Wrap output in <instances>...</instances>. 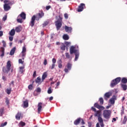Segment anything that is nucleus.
Returning a JSON list of instances; mask_svg holds the SVG:
<instances>
[{
    "label": "nucleus",
    "mask_w": 127,
    "mask_h": 127,
    "mask_svg": "<svg viewBox=\"0 0 127 127\" xmlns=\"http://www.w3.org/2000/svg\"><path fill=\"white\" fill-rule=\"evenodd\" d=\"M44 16V13L43 11H41L40 13H38L37 14V16L35 15H33L31 18V21L29 23V25L31 27H33L34 26V24H35V20H39L40 18H42Z\"/></svg>",
    "instance_id": "nucleus-1"
},
{
    "label": "nucleus",
    "mask_w": 127,
    "mask_h": 127,
    "mask_svg": "<svg viewBox=\"0 0 127 127\" xmlns=\"http://www.w3.org/2000/svg\"><path fill=\"white\" fill-rule=\"evenodd\" d=\"M121 84H127V78L126 77H123L122 79L121 77H117L116 78L113 79L111 83L110 86L111 88H114L115 86L118 85L119 83L121 82Z\"/></svg>",
    "instance_id": "nucleus-2"
},
{
    "label": "nucleus",
    "mask_w": 127,
    "mask_h": 127,
    "mask_svg": "<svg viewBox=\"0 0 127 127\" xmlns=\"http://www.w3.org/2000/svg\"><path fill=\"white\" fill-rule=\"evenodd\" d=\"M75 47L71 46L70 48L69 51H70V54H73V53H74L75 57L74 59L75 61H77L78 60V58H79V51L75 49Z\"/></svg>",
    "instance_id": "nucleus-3"
},
{
    "label": "nucleus",
    "mask_w": 127,
    "mask_h": 127,
    "mask_svg": "<svg viewBox=\"0 0 127 127\" xmlns=\"http://www.w3.org/2000/svg\"><path fill=\"white\" fill-rule=\"evenodd\" d=\"M59 18L57 21L55 22V25L57 30H59L62 26V19L63 18L61 15L59 16Z\"/></svg>",
    "instance_id": "nucleus-4"
},
{
    "label": "nucleus",
    "mask_w": 127,
    "mask_h": 127,
    "mask_svg": "<svg viewBox=\"0 0 127 127\" xmlns=\"http://www.w3.org/2000/svg\"><path fill=\"white\" fill-rule=\"evenodd\" d=\"M11 62H10V61H8L7 62L6 67L4 66L2 67V72H3V73H6L7 74V73H8V72L10 71V67H11Z\"/></svg>",
    "instance_id": "nucleus-5"
},
{
    "label": "nucleus",
    "mask_w": 127,
    "mask_h": 127,
    "mask_svg": "<svg viewBox=\"0 0 127 127\" xmlns=\"http://www.w3.org/2000/svg\"><path fill=\"white\" fill-rule=\"evenodd\" d=\"M112 112L110 110H104L103 111V117L106 120H109L111 118Z\"/></svg>",
    "instance_id": "nucleus-6"
},
{
    "label": "nucleus",
    "mask_w": 127,
    "mask_h": 127,
    "mask_svg": "<svg viewBox=\"0 0 127 127\" xmlns=\"http://www.w3.org/2000/svg\"><path fill=\"white\" fill-rule=\"evenodd\" d=\"M84 8H86V5H85V3H81L78 7L77 11L81 12V11H83Z\"/></svg>",
    "instance_id": "nucleus-7"
},
{
    "label": "nucleus",
    "mask_w": 127,
    "mask_h": 127,
    "mask_svg": "<svg viewBox=\"0 0 127 127\" xmlns=\"http://www.w3.org/2000/svg\"><path fill=\"white\" fill-rule=\"evenodd\" d=\"M113 95L112 91H109L108 92H106L104 96V99L107 101L108 99H110L111 96Z\"/></svg>",
    "instance_id": "nucleus-8"
},
{
    "label": "nucleus",
    "mask_w": 127,
    "mask_h": 127,
    "mask_svg": "<svg viewBox=\"0 0 127 127\" xmlns=\"http://www.w3.org/2000/svg\"><path fill=\"white\" fill-rule=\"evenodd\" d=\"M42 106L43 107H45L46 106L45 104H43L42 103L40 102L38 104V113L40 114V112H41L42 110Z\"/></svg>",
    "instance_id": "nucleus-9"
},
{
    "label": "nucleus",
    "mask_w": 127,
    "mask_h": 127,
    "mask_svg": "<svg viewBox=\"0 0 127 127\" xmlns=\"http://www.w3.org/2000/svg\"><path fill=\"white\" fill-rule=\"evenodd\" d=\"M94 107L95 108H97V109H99L100 111L105 110V107H104V106H101L97 103L94 104Z\"/></svg>",
    "instance_id": "nucleus-10"
},
{
    "label": "nucleus",
    "mask_w": 127,
    "mask_h": 127,
    "mask_svg": "<svg viewBox=\"0 0 127 127\" xmlns=\"http://www.w3.org/2000/svg\"><path fill=\"white\" fill-rule=\"evenodd\" d=\"M117 100V96L115 95H113L112 97L110 99L109 103L112 105H114L115 104V101Z\"/></svg>",
    "instance_id": "nucleus-11"
},
{
    "label": "nucleus",
    "mask_w": 127,
    "mask_h": 127,
    "mask_svg": "<svg viewBox=\"0 0 127 127\" xmlns=\"http://www.w3.org/2000/svg\"><path fill=\"white\" fill-rule=\"evenodd\" d=\"M3 8H4V11H8V10H9V9H10L11 7L9 5L4 3L3 5Z\"/></svg>",
    "instance_id": "nucleus-12"
},
{
    "label": "nucleus",
    "mask_w": 127,
    "mask_h": 127,
    "mask_svg": "<svg viewBox=\"0 0 127 127\" xmlns=\"http://www.w3.org/2000/svg\"><path fill=\"white\" fill-rule=\"evenodd\" d=\"M3 2L4 3L8 4V5H12V4H14V1L9 0H4Z\"/></svg>",
    "instance_id": "nucleus-13"
},
{
    "label": "nucleus",
    "mask_w": 127,
    "mask_h": 127,
    "mask_svg": "<svg viewBox=\"0 0 127 127\" xmlns=\"http://www.w3.org/2000/svg\"><path fill=\"white\" fill-rule=\"evenodd\" d=\"M19 17H21L22 18V19H26V14H25V13H24V12H22L21 13V14H20L18 16V18H19Z\"/></svg>",
    "instance_id": "nucleus-14"
},
{
    "label": "nucleus",
    "mask_w": 127,
    "mask_h": 127,
    "mask_svg": "<svg viewBox=\"0 0 127 127\" xmlns=\"http://www.w3.org/2000/svg\"><path fill=\"white\" fill-rule=\"evenodd\" d=\"M15 30L16 32H20V31L22 30V27L21 26L19 25L17 27H16Z\"/></svg>",
    "instance_id": "nucleus-15"
},
{
    "label": "nucleus",
    "mask_w": 127,
    "mask_h": 127,
    "mask_svg": "<svg viewBox=\"0 0 127 127\" xmlns=\"http://www.w3.org/2000/svg\"><path fill=\"white\" fill-rule=\"evenodd\" d=\"M80 123H81V118H78L75 121H74V125H75V126H78V125H79V124H80Z\"/></svg>",
    "instance_id": "nucleus-16"
},
{
    "label": "nucleus",
    "mask_w": 127,
    "mask_h": 127,
    "mask_svg": "<svg viewBox=\"0 0 127 127\" xmlns=\"http://www.w3.org/2000/svg\"><path fill=\"white\" fill-rule=\"evenodd\" d=\"M65 30L66 32H71L72 31V27L65 26Z\"/></svg>",
    "instance_id": "nucleus-17"
},
{
    "label": "nucleus",
    "mask_w": 127,
    "mask_h": 127,
    "mask_svg": "<svg viewBox=\"0 0 127 127\" xmlns=\"http://www.w3.org/2000/svg\"><path fill=\"white\" fill-rule=\"evenodd\" d=\"M121 88H122V89H123L124 91H127V84H124V83H121Z\"/></svg>",
    "instance_id": "nucleus-18"
},
{
    "label": "nucleus",
    "mask_w": 127,
    "mask_h": 127,
    "mask_svg": "<svg viewBox=\"0 0 127 127\" xmlns=\"http://www.w3.org/2000/svg\"><path fill=\"white\" fill-rule=\"evenodd\" d=\"M46 78H47V72H45L43 74L42 76V81L43 82V81H44Z\"/></svg>",
    "instance_id": "nucleus-19"
},
{
    "label": "nucleus",
    "mask_w": 127,
    "mask_h": 127,
    "mask_svg": "<svg viewBox=\"0 0 127 127\" xmlns=\"http://www.w3.org/2000/svg\"><path fill=\"white\" fill-rule=\"evenodd\" d=\"M23 108H28V100L23 101Z\"/></svg>",
    "instance_id": "nucleus-20"
},
{
    "label": "nucleus",
    "mask_w": 127,
    "mask_h": 127,
    "mask_svg": "<svg viewBox=\"0 0 127 127\" xmlns=\"http://www.w3.org/2000/svg\"><path fill=\"white\" fill-rule=\"evenodd\" d=\"M21 117V113L20 112H18L17 115L15 116V118L18 120L19 121L20 120V118Z\"/></svg>",
    "instance_id": "nucleus-21"
},
{
    "label": "nucleus",
    "mask_w": 127,
    "mask_h": 127,
    "mask_svg": "<svg viewBox=\"0 0 127 127\" xmlns=\"http://www.w3.org/2000/svg\"><path fill=\"white\" fill-rule=\"evenodd\" d=\"M95 117H98V118L101 117V111H97L95 112L94 114Z\"/></svg>",
    "instance_id": "nucleus-22"
},
{
    "label": "nucleus",
    "mask_w": 127,
    "mask_h": 127,
    "mask_svg": "<svg viewBox=\"0 0 127 127\" xmlns=\"http://www.w3.org/2000/svg\"><path fill=\"white\" fill-rule=\"evenodd\" d=\"M60 49H61V50H63V51H65V50L66 49V46L65 45V44H64V43L61 44Z\"/></svg>",
    "instance_id": "nucleus-23"
},
{
    "label": "nucleus",
    "mask_w": 127,
    "mask_h": 127,
    "mask_svg": "<svg viewBox=\"0 0 127 127\" xmlns=\"http://www.w3.org/2000/svg\"><path fill=\"white\" fill-rule=\"evenodd\" d=\"M14 34H15V30L12 29L9 32V35L10 36H14Z\"/></svg>",
    "instance_id": "nucleus-24"
},
{
    "label": "nucleus",
    "mask_w": 127,
    "mask_h": 127,
    "mask_svg": "<svg viewBox=\"0 0 127 127\" xmlns=\"http://www.w3.org/2000/svg\"><path fill=\"white\" fill-rule=\"evenodd\" d=\"M16 50V48L15 47L13 48L10 52V55H13L15 52Z\"/></svg>",
    "instance_id": "nucleus-25"
},
{
    "label": "nucleus",
    "mask_w": 127,
    "mask_h": 127,
    "mask_svg": "<svg viewBox=\"0 0 127 127\" xmlns=\"http://www.w3.org/2000/svg\"><path fill=\"white\" fill-rule=\"evenodd\" d=\"M0 49H1V54L0 55V57H3V56H4V48L1 47Z\"/></svg>",
    "instance_id": "nucleus-26"
},
{
    "label": "nucleus",
    "mask_w": 127,
    "mask_h": 127,
    "mask_svg": "<svg viewBox=\"0 0 127 127\" xmlns=\"http://www.w3.org/2000/svg\"><path fill=\"white\" fill-rule=\"evenodd\" d=\"M63 38L64 40H69V36L67 34H64L63 35Z\"/></svg>",
    "instance_id": "nucleus-27"
},
{
    "label": "nucleus",
    "mask_w": 127,
    "mask_h": 127,
    "mask_svg": "<svg viewBox=\"0 0 127 127\" xmlns=\"http://www.w3.org/2000/svg\"><path fill=\"white\" fill-rule=\"evenodd\" d=\"M36 83L39 84V83H41V78L40 76L38 77L35 80Z\"/></svg>",
    "instance_id": "nucleus-28"
},
{
    "label": "nucleus",
    "mask_w": 127,
    "mask_h": 127,
    "mask_svg": "<svg viewBox=\"0 0 127 127\" xmlns=\"http://www.w3.org/2000/svg\"><path fill=\"white\" fill-rule=\"evenodd\" d=\"M65 55L67 59H72V58L71 57V56H70V54H69V53H65Z\"/></svg>",
    "instance_id": "nucleus-29"
},
{
    "label": "nucleus",
    "mask_w": 127,
    "mask_h": 127,
    "mask_svg": "<svg viewBox=\"0 0 127 127\" xmlns=\"http://www.w3.org/2000/svg\"><path fill=\"white\" fill-rule=\"evenodd\" d=\"M98 121L99 123H100V124H101L102 123H104V120H103V118H102L101 116L99 117H98Z\"/></svg>",
    "instance_id": "nucleus-30"
},
{
    "label": "nucleus",
    "mask_w": 127,
    "mask_h": 127,
    "mask_svg": "<svg viewBox=\"0 0 127 127\" xmlns=\"http://www.w3.org/2000/svg\"><path fill=\"white\" fill-rule=\"evenodd\" d=\"M66 67L68 70H70L71 68H72V64H71L70 63H68L66 65Z\"/></svg>",
    "instance_id": "nucleus-31"
},
{
    "label": "nucleus",
    "mask_w": 127,
    "mask_h": 127,
    "mask_svg": "<svg viewBox=\"0 0 127 127\" xmlns=\"http://www.w3.org/2000/svg\"><path fill=\"white\" fill-rule=\"evenodd\" d=\"M4 112V109L3 108H1L0 109V115L1 116L3 115V112Z\"/></svg>",
    "instance_id": "nucleus-32"
},
{
    "label": "nucleus",
    "mask_w": 127,
    "mask_h": 127,
    "mask_svg": "<svg viewBox=\"0 0 127 127\" xmlns=\"http://www.w3.org/2000/svg\"><path fill=\"white\" fill-rule=\"evenodd\" d=\"M99 102L100 105H103L104 104V99L103 98L101 97L99 98Z\"/></svg>",
    "instance_id": "nucleus-33"
},
{
    "label": "nucleus",
    "mask_w": 127,
    "mask_h": 127,
    "mask_svg": "<svg viewBox=\"0 0 127 127\" xmlns=\"http://www.w3.org/2000/svg\"><path fill=\"white\" fill-rule=\"evenodd\" d=\"M127 116H125L123 121V125H125V124L127 123Z\"/></svg>",
    "instance_id": "nucleus-34"
},
{
    "label": "nucleus",
    "mask_w": 127,
    "mask_h": 127,
    "mask_svg": "<svg viewBox=\"0 0 127 127\" xmlns=\"http://www.w3.org/2000/svg\"><path fill=\"white\" fill-rule=\"evenodd\" d=\"M59 68H62V61L61 60H60V62L59 63V65H58Z\"/></svg>",
    "instance_id": "nucleus-35"
},
{
    "label": "nucleus",
    "mask_w": 127,
    "mask_h": 127,
    "mask_svg": "<svg viewBox=\"0 0 127 127\" xmlns=\"http://www.w3.org/2000/svg\"><path fill=\"white\" fill-rule=\"evenodd\" d=\"M6 92L7 93V94L8 95H9L10 94V93H11V88L10 89H7Z\"/></svg>",
    "instance_id": "nucleus-36"
},
{
    "label": "nucleus",
    "mask_w": 127,
    "mask_h": 127,
    "mask_svg": "<svg viewBox=\"0 0 127 127\" xmlns=\"http://www.w3.org/2000/svg\"><path fill=\"white\" fill-rule=\"evenodd\" d=\"M5 103H6V105H9V100H8V98L7 97H6L5 98Z\"/></svg>",
    "instance_id": "nucleus-37"
},
{
    "label": "nucleus",
    "mask_w": 127,
    "mask_h": 127,
    "mask_svg": "<svg viewBox=\"0 0 127 127\" xmlns=\"http://www.w3.org/2000/svg\"><path fill=\"white\" fill-rule=\"evenodd\" d=\"M20 69V72L22 74L23 73V69H24V66H20L19 67Z\"/></svg>",
    "instance_id": "nucleus-38"
},
{
    "label": "nucleus",
    "mask_w": 127,
    "mask_h": 127,
    "mask_svg": "<svg viewBox=\"0 0 127 127\" xmlns=\"http://www.w3.org/2000/svg\"><path fill=\"white\" fill-rule=\"evenodd\" d=\"M29 90H32L33 89V84H30L28 87Z\"/></svg>",
    "instance_id": "nucleus-39"
},
{
    "label": "nucleus",
    "mask_w": 127,
    "mask_h": 127,
    "mask_svg": "<svg viewBox=\"0 0 127 127\" xmlns=\"http://www.w3.org/2000/svg\"><path fill=\"white\" fill-rule=\"evenodd\" d=\"M52 89H51V87H49L48 90V94H52Z\"/></svg>",
    "instance_id": "nucleus-40"
},
{
    "label": "nucleus",
    "mask_w": 127,
    "mask_h": 127,
    "mask_svg": "<svg viewBox=\"0 0 127 127\" xmlns=\"http://www.w3.org/2000/svg\"><path fill=\"white\" fill-rule=\"evenodd\" d=\"M17 22H19V23H22V18H18L17 19Z\"/></svg>",
    "instance_id": "nucleus-41"
},
{
    "label": "nucleus",
    "mask_w": 127,
    "mask_h": 127,
    "mask_svg": "<svg viewBox=\"0 0 127 127\" xmlns=\"http://www.w3.org/2000/svg\"><path fill=\"white\" fill-rule=\"evenodd\" d=\"M6 125H7V122H5L4 123H2L0 125V127H5V126H6Z\"/></svg>",
    "instance_id": "nucleus-42"
},
{
    "label": "nucleus",
    "mask_w": 127,
    "mask_h": 127,
    "mask_svg": "<svg viewBox=\"0 0 127 127\" xmlns=\"http://www.w3.org/2000/svg\"><path fill=\"white\" fill-rule=\"evenodd\" d=\"M54 68H55V64H52V66H50V69H51V70H53V69H54Z\"/></svg>",
    "instance_id": "nucleus-43"
},
{
    "label": "nucleus",
    "mask_w": 127,
    "mask_h": 127,
    "mask_svg": "<svg viewBox=\"0 0 127 127\" xmlns=\"http://www.w3.org/2000/svg\"><path fill=\"white\" fill-rule=\"evenodd\" d=\"M64 16L65 19H68L69 17V16L68 15V14L67 13L64 14Z\"/></svg>",
    "instance_id": "nucleus-44"
},
{
    "label": "nucleus",
    "mask_w": 127,
    "mask_h": 127,
    "mask_svg": "<svg viewBox=\"0 0 127 127\" xmlns=\"http://www.w3.org/2000/svg\"><path fill=\"white\" fill-rule=\"evenodd\" d=\"M22 52L26 53V48H25V46L23 47Z\"/></svg>",
    "instance_id": "nucleus-45"
},
{
    "label": "nucleus",
    "mask_w": 127,
    "mask_h": 127,
    "mask_svg": "<svg viewBox=\"0 0 127 127\" xmlns=\"http://www.w3.org/2000/svg\"><path fill=\"white\" fill-rule=\"evenodd\" d=\"M20 125L21 127H24V126H25V123H24L22 121H21L20 123Z\"/></svg>",
    "instance_id": "nucleus-46"
},
{
    "label": "nucleus",
    "mask_w": 127,
    "mask_h": 127,
    "mask_svg": "<svg viewBox=\"0 0 127 127\" xmlns=\"http://www.w3.org/2000/svg\"><path fill=\"white\" fill-rule=\"evenodd\" d=\"M64 44H65L66 46H69V45H70V44H71V42H64Z\"/></svg>",
    "instance_id": "nucleus-47"
},
{
    "label": "nucleus",
    "mask_w": 127,
    "mask_h": 127,
    "mask_svg": "<svg viewBox=\"0 0 127 127\" xmlns=\"http://www.w3.org/2000/svg\"><path fill=\"white\" fill-rule=\"evenodd\" d=\"M2 43L3 44V47H6V43H5V41L2 40Z\"/></svg>",
    "instance_id": "nucleus-48"
},
{
    "label": "nucleus",
    "mask_w": 127,
    "mask_h": 127,
    "mask_svg": "<svg viewBox=\"0 0 127 127\" xmlns=\"http://www.w3.org/2000/svg\"><path fill=\"white\" fill-rule=\"evenodd\" d=\"M18 62H19V64H23V63H24V61H22V60H21V59H19V60H18Z\"/></svg>",
    "instance_id": "nucleus-49"
},
{
    "label": "nucleus",
    "mask_w": 127,
    "mask_h": 127,
    "mask_svg": "<svg viewBox=\"0 0 127 127\" xmlns=\"http://www.w3.org/2000/svg\"><path fill=\"white\" fill-rule=\"evenodd\" d=\"M36 92L37 93H40V92H41V89L39 87L37 88L36 89Z\"/></svg>",
    "instance_id": "nucleus-50"
},
{
    "label": "nucleus",
    "mask_w": 127,
    "mask_h": 127,
    "mask_svg": "<svg viewBox=\"0 0 127 127\" xmlns=\"http://www.w3.org/2000/svg\"><path fill=\"white\" fill-rule=\"evenodd\" d=\"M59 85H60V81H59L57 82V83L56 84V86L55 87L56 89H58V86H59Z\"/></svg>",
    "instance_id": "nucleus-51"
},
{
    "label": "nucleus",
    "mask_w": 127,
    "mask_h": 127,
    "mask_svg": "<svg viewBox=\"0 0 127 127\" xmlns=\"http://www.w3.org/2000/svg\"><path fill=\"white\" fill-rule=\"evenodd\" d=\"M52 62H53V64H55V63H56V59L53 58L52 59Z\"/></svg>",
    "instance_id": "nucleus-52"
},
{
    "label": "nucleus",
    "mask_w": 127,
    "mask_h": 127,
    "mask_svg": "<svg viewBox=\"0 0 127 127\" xmlns=\"http://www.w3.org/2000/svg\"><path fill=\"white\" fill-rule=\"evenodd\" d=\"M21 54H22V57H25V56L26 55V53H24L21 52Z\"/></svg>",
    "instance_id": "nucleus-53"
},
{
    "label": "nucleus",
    "mask_w": 127,
    "mask_h": 127,
    "mask_svg": "<svg viewBox=\"0 0 127 127\" xmlns=\"http://www.w3.org/2000/svg\"><path fill=\"white\" fill-rule=\"evenodd\" d=\"M48 23H49L48 21H46L44 22V23L43 24L44 26H46V25H48Z\"/></svg>",
    "instance_id": "nucleus-54"
},
{
    "label": "nucleus",
    "mask_w": 127,
    "mask_h": 127,
    "mask_svg": "<svg viewBox=\"0 0 127 127\" xmlns=\"http://www.w3.org/2000/svg\"><path fill=\"white\" fill-rule=\"evenodd\" d=\"M9 41H12V40H13V37L11 36L9 37Z\"/></svg>",
    "instance_id": "nucleus-55"
},
{
    "label": "nucleus",
    "mask_w": 127,
    "mask_h": 127,
    "mask_svg": "<svg viewBox=\"0 0 127 127\" xmlns=\"http://www.w3.org/2000/svg\"><path fill=\"white\" fill-rule=\"evenodd\" d=\"M44 65L46 66V65H47V60L45 59L44 61Z\"/></svg>",
    "instance_id": "nucleus-56"
},
{
    "label": "nucleus",
    "mask_w": 127,
    "mask_h": 127,
    "mask_svg": "<svg viewBox=\"0 0 127 127\" xmlns=\"http://www.w3.org/2000/svg\"><path fill=\"white\" fill-rule=\"evenodd\" d=\"M50 8H51V6L49 5L46 6V9H47V10H48L50 9Z\"/></svg>",
    "instance_id": "nucleus-57"
},
{
    "label": "nucleus",
    "mask_w": 127,
    "mask_h": 127,
    "mask_svg": "<svg viewBox=\"0 0 127 127\" xmlns=\"http://www.w3.org/2000/svg\"><path fill=\"white\" fill-rule=\"evenodd\" d=\"M91 110H92V111H93V112H96V111H97V110H96V108H95L94 107H91Z\"/></svg>",
    "instance_id": "nucleus-58"
},
{
    "label": "nucleus",
    "mask_w": 127,
    "mask_h": 127,
    "mask_svg": "<svg viewBox=\"0 0 127 127\" xmlns=\"http://www.w3.org/2000/svg\"><path fill=\"white\" fill-rule=\"evenodd\" d=\"M6 18H7V16H6V15H5L3 17L2 20H3V21H5V20H6Z\"/></svg>",
    "instance_id": "nucleus-59"
},
{
    "label": "nucleus",
    "mask_w": 127,
    "mask_h": 127,
    "mask_svg": "<svg viewBox=\"0 0 127 127\" xmlns=\"http://www.w3.org/2000/svg\"><path fill=\"white\" fill-rule=\"evenodd\" d=\"M88 127H92V122H88Z\"/></svg>",
    "instance_id": "nucleus-60"
},
{
    "label": "nucleus",
    "mask_w": 127,
    "mask_h": 127,
    "mask_svg": "<svg viewBox=\"0 0 127 127\" xmlns=\"http://www.w3.org/2000/svg\"><path fill=\"white\" fill-rule=\"evenodd\" d=\"M3 35V32L0 31V37H1Z\"/></svg>",
    "instance_id": "nucleus-61"
},
{
    "label": "nucleus",
    "mask_w": 127,
    "mask_h": 127,
    "mask_svg": "<svg viewBox=\"0 0 127 127\" xmlns=\"http://www.w3.org/2000/svg\"><path fill=\"white\" fill-rule=\"evenodd\" d=\"M33 77H36V71H34V73L33 74Z\"/></svg>",
    "instance_id": "nucleus-62"
},
{
    "label": "nucleus",
    "mask_w": 127,
    "mask_h": 127,
    "mask_svg": "<svg viewBox=\"0 0 127 127\" xmlns=\"http://www.w3.org/2000/svg\"><path fill=\"white\" fill-rule=\"evenodd\" d=\"M100 126L101 127H105V124H104V122H102V123H100Z\"/></svg>",
    "instance_id": "nucleus-63"
},
{
    "label": "nucleus",
    "mask_w": 127,
    "mask_h": 127,
    "mask_svg": "<svg viewBox=\"0 0 127 127\" xmlns=\"http://www.w3.org/2000/svg\"><path fill=\"white\" fill-rule=\"evenodd\" d=\"M81 120L82 125H85V122L84 121V120L83 119H81Z\"/></svg>",
    "instance_id": "nucleus-64"
}]
</instances>
